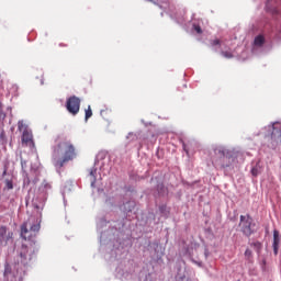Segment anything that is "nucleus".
Masks as SVG:
<instances>
[{
	"mask_svg": "<svg viewBox=\"0 0 281 281\" xmlns=\"http://www.w3.org/2000/svg\"><path fill=\"white\" fill-rule=\"evenodd\" d=\"M76 157H78V151L70 140H61L53 149V161L57 168H63L65 164L74 161Z\"/></svg>",
	"mask_w": 281,
	"mask_h": 281,
	"instance_id": "f257e3e1",
	"label": "nucleus"
},
{
	"mask_svg": "<svg viewBox=\"0 0 281 281\" xmlns=\"http://www.w3.org/2000/svg\"><path fill=\"white\" fill-rule=\"evenodd\" d=\"M41 232V220L31 216L21 225V238L32 240Z\"/></svg>",
	"mask_w": 281,
	"mask_h": 281,
	"instance_id": "f03ea898",
	"label": "nucleus"
},
{
	"mask_svg": "<svg viewBox=\"0 0 281 281\" xmlns=\"http://www.w3.org/2000/svg\"><path fill=\"white\" fill-rule=\"evenodd\" d=\"M215 158L213 159V165L215 168L221 170L229 168L234 164V157L229 155V151L225 147H215L214 148Z\"/></svg>",
	"mask_w": 281,
	"mask_h": 281,
	"instance_id": "7ed1b4c3",
	"label": "nucleus"
},
{
	"mask_svg": "<svg viewBox=\"0 0 281 281\" xmlns=\"http://www.w3.org/2000/svg\"><path fill=\"white\" fill-rule=\"evenodd\" d=\"M18 131L22 133L21 142L23 146L34 148V135L32 134V130H30V127H27V125L23 121L18 122Z\"/></svg>",
	"mask_w": 281,
	"mask_h": 281,
	"instance_id": "20e7f679",
	"label": "nucleus"
},
{
	"mask_svg": "<svg viewBox=\"0 0 281 281\" xmlns=\"http://www.w3.org/2000/svg\"><path fill=\"white\" fill-rule=\"evenodd\" d=\"M256 223H254V218L250 217L249 214L240 215L239 217V229L243 232L244 236H251L256 232Z\"/></svg>",
	"mask_w": 281,
	"mask_h": 281,
	"instance_id": "39448f33",
	"label": "nucleus"
},
{
	"mask_svg": "<svg viewBox=\"0 0 281 281\" xmlns=\"http://www.w3.org/2000/svg\"><path fill=\"white\" fill-rule=\"evenodd\" d=\"M80 98L72 95L66 101V109L70 115H76L80 113Z\"/></svg>",
	"mask_w": 281,
	"mask_h": 281,
	"instance_id": "423d86ee",
	"label": "nucleus"
},
{
	"mask_svg": "<svg viewBox=\"0 0 281 281\" xmlns=\"http://www.w3.org/2000/svg\"><path fill=\"white\" fill-rule=\"evenodd\" d=\"M35 250L33 247H27L25 245H22L21 251H20V258L22 265H30L32 261V258H34Z\"/></svg>",
	"mask_w": 281,
	"mask_h": 281,
	"instance_id": "0eeeda50",
	"label": "nucleus"
},
{
	"mask_svg": "<svg viewBox=\"0 0 281 281\" xmlns=\"http://www.w3.org/2000/svg\"><path fill=\"white\" fill-rule=\"evenodd\" d=\"M12 236H14V233H8V228L5 226L0 227V243L8 244V240H12Z\"/></svg>",
	"mask_w": 281,
	"mask_h": 281,
	"instance_id": "6e6552de",
	"label": "nucleus"
},
{
	"mask_svg": "<svg viewBox=\"0 0 281 281\" xmlns=\"http://www.w3.org/2000/svg\"><path fill=\"white\" fill-rule=\"evenodd\" d=\"M272 247H273V254L274 256H278V249L280 247V232L278 231H273V244H272Z\"/></svg>",
	"mask_w": 281,
	"mask_h": 281,
	"instance_id": "1a4fd4ad",
	"label": "nucleus"
},
{
	"mask_svg": "<svg viewBox=\"0 0 281 281\" xmlns=\"http://www.w3.org/2000/svg\"><path fill=\"white\" fill-rule=\"evenodd\" d=\"M254 43L257 47H262V45H265V36L258 35L257 37H255Z\"/></svg>",
	"mask_w": 281,
	"mask_h": 281,
	"instance_id": "9d476101",
	"label": "nucleus"
},
{
	"mask_svg": "<svg viewBox=\"0 0 281 281\" xmlns=\"http://www.w3.org/2000/svg\"><path fill=\"white\" fill-rule=\"evenodd\" d=\"M92 115H93V111L91 110V105H89L88 109L86 110V115H85L86 122H88L89 119L92 117Z\"/></svg>",
	"mask_w": 281,
	"mask_h": 281,
	"instance_id": "9b49d317",
	"label": "nucleus"
},
{
	"mask_svg": "<svg viewBox=\"0 0 281 281\" xmlns=\"http://www.w3.org/2000/svg\"><path fill=\"white\" fill-rule=\"evenodd\" d=\"M261 170H260V166H256L251 169V175L252 177H258V175H260Z\"/></svg>",
	"mask_w": 281,
	"mask_h": 281,
	"instance_id": "f8f14e48",
	"label": "nucleus"
},
{
	"mask_svg": "<svg viewBox=\"0 0 281 281\" xmlns=\"http://www.w3.org/2000/svg\"><path fill=\"white\" fill-rule=\"evenodd\" d=\"M4 183H5V190H13L14 189V184H13V182H12V180H5L4 181Z\"/></svg>",
	"mask_w": 281,
	"mask_h": 281,
	"instance_id": "ddd939ff",
	"label": "nucleus"
},
{
	"mask_svg": "<svg viewBox=\"0 0 281 281\" xmlns=\"http://www.w3.org/2000/svg\"><path fill=\"white\" fill-rule=\"evenodd\" d=\"M221 55H222L224 58H234V54H232V52L223 50V52L221 53Z\"/></svg>",
	"mask_w": 281,
	"mask_h": 281,
	"instance_id": "4468645a",
	"label": "nucleus"
},
{
	"mask_svg": "<svg viewBox=\"0 0 281 281\" xmlns=\"http://www.w3.org/2000/svg\"><path fill=\"white\" fill-rule=\"evenodd\" d=\"M90 177H92L91 186H95V170L92 169L90 171Z\"/></svg>",
	"mask_w": 281,
	"mask_h": 281,
	"instance_id": "2eb2a0df",
	"label": "nucleus"
},
{
	"mask_svg": "<svg viewBox=\"0 0 281 281\" xmlns=\"http://www.w3.org/2000/svg\"><path fill=\"white\" fill-rule=\"evenodd\" d=\"M245 258H247V260H249V258H251V249H249V248L246 249Z\"/></svg>",
	"mask_w": 281,
	"mask_h": 281,
	"instance_id": "dca6fc26",
	"label": "nucleus"
},
{
	"mask_svg": "<svg viewBox=\"0 0 281 281\" xmlns=\"http://www.w3.org/2000/svg\"><path fill=\"white\" fill-rule=\"evenodd\" d=\"M251 246H252V247H256V249L259 250V249H261L262 244H260V241H256V243H252Z\"/></svg>",
	"mask_w": 281,
	"mask_h": 281,
	"instance_id": "f3484780",
	"label": "nucleus"
},
{
	"mask_svg": "<svg viewBox=\"0 0 281 281\" xmlns=\"http://www.w3.org/2000/svg\"><path fill=\"white\" fill-rule=\"evenodd\" d=\"M43 186L46 190H52V184L49 182H43Z\"/></svg>",
	"mask_w": 281,
	"mask_h": 281,
	"instance_id": "a211bd4d",
	"label": "nucleus"
},
{
	"mask_svg": "<svg viewBox=\"0 0 281 281\" xmlns=\"http://www.w3.org/2000/svg\"><path fill=\"white\" fill-rule=\"evenodd\" d=\"M194 30H195V32H196L198 34H203V30H201V26L195 25V26H194Z\"/></svg>",
	"mask_w": 281,
	"mask_h": 281,
	"instance_id": "6ab92c4d",
	"label": "nucleus"
},
{
	"mask_svg": "<svg viewBox=\"0 0 281 281\" xmlns=\"http://www.w3.org/2000/svg\"><path fill=\"white\" fill-rule=\"evenodd\" d=\"M211 45H213V46L221 45V40H217V38L213 40Z\"/></svg>",
	"mask_w": 281,
	"mask_h": 281,
	"instance_id": "aec40b11",
	"label": "nucleus"
},
{
	"mask_svg": "<svg viewBox=\"0 0 281 281\" xmlns=\"http://www.w3.org/2000/svg\"><path fill=\"white\" fill-rule=\"evenodd\" d=\"M2 175H3V177H5V175H8V169H4Z\"/></svg>",
	"mask_w": 281,
	"mask_h": 281,
	"instance_id": "412c9836",
	"label": "nucleus"
},
{
	"mask_svg": "<svg viewBox=\"0 0 281 281\" xmlns=\"http://www.w3.org/2000/svg\"><path fill=\"white\" fill-rule=\"evenodd\" d=\"M166 210V206H160V212H164Z\"/></svg>",
	"mask_w": 281,
	"mask_h": 281,
	"instance_id": "4be33fe9",
	"label": "nucleus"
},
{
	"mask_svg": "<svg viewBox=\"0 0 281 281\" xmlns=\"http://www.w3.org/2000/svg\"><path fill=\"white\" fill-rule=\"evenodd\" d=\"M126 205H133V203H131V202H127V203L125 204V206H126Z\"/></svg>",
	"mask_w": 281,
	"mask_h": 281,
	"instance_id": "5701e85b",
	"label": "nucleus"
},
{
	"mask_svg": "<svg viewBox=\"0 0 281 281\" xmlns=\"http://www.w3.org/2000/svg\"><path fill=\"white\" fill-rule=\"evenodd\" d=\"M60 46H61V47H67V45H65V44H64V45H63V44H60Z\"/></svg>",
	"mask_w": 281,
	"mask_h": 281,
	"instance_id": "b1692460",
	"label": "nucleus"
},
{
	"mask_svg": "<svg viewBox=\"0 0 281 281\" xmlns=\"http://www.w3.org/2000/svg\"><path fill=\"white\" fill-rule=\"evenodd\" d=\"M195 265H199L201 267V263L200 262H195Z\"/></svg>",
	"mask_w": 281,
	"mask_h": 281,
	"instance_id": "393cba45",
	"label": "nucleus"
},
{
	"mask_svg": "<svg viewBox=\"0 0 281 281\" xmlns=\"http://www.w3.org/2000/svg\"><path fill=\"white\" fill-rule=\"evenodd\" d=\"M271 2V0H268V3H270Z\"/></svg>",
	"mask_w": 281,
	"mask_h": 281,
	"instance_id": "a878e982",
	"label": "nucleus"
}]
</instances>
